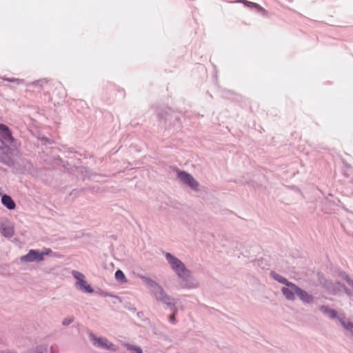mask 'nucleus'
I'll return each mask as SVG.
<instances>
[{"label":"nucleus","mask_w":353,"mask_h":353,"mask_svg":"<svg viewBox=\"0 0 353 353\" xmlns=\"http://www.w3.org/2000/svg\"><path fill=\"white\" fill-rule=\"evenodd\" d=\"M42 254V256L44 258V256L50 255L52 251L50 248H44L43 251H41Z\"/></svg>","instance_id":"412c9836"},{"label":"nucleus","mask_w":353,"mask_h":353,"mask_svg":"<svg viewBox=\"0 0 353 353\" xmlns=\"http://www.w3.org/2000/svg\"><path fill=\"white\" fill-rule=\"evenodd\" d=\"M320 311L330 319H337L344 330L347 331L353 336V323L347 321L343 314H338L333 309H330L325 305H321L319 307Z\"/></svg>","instance_id":"20e7f679"},{"label":"nucleus","mask_w":353,"mask_h":353,"mask_svg":"<svg viewBox=\"0 0 353 353\" xmlns=\"http://www.w3.org/2000/svg\"><path fill=\"white\" fill-rule=\"evenodd\" d=\"M172 314L169 316V321L172 324H175L176 322V319H175V315L177 314V312L174 313V311H172Z\"/></svg>","instance_id":"4be33fe9"},{"label":"nucleus","mask_w":353,"mask_h":353,"mask_svg":"<svg viewBox=\"0 0 353 353\" xmlns=\"http://www.w3.org/2000/svg\"><path fill=\"white\" fill-rule=\"evenodd\" d=\"M88 336L94 347L112 352L118 350V347L105 337H98L92 332L89 333Z\"/></svg>","instance_id":"39448f33"},{"label":"nucleus","mask_w":353,"mask_h":353,"mask_svg":"<svg viewBox=\"0 0 353 353\" xmlns=\"http://www.w3.org/2000/svg\"><path fill=\"white\" fill-rule=\"evenodd\" d=\"M72 276L77 280L75 286L80 291L85 292L88 294L94 292L93 288L88 284L85 279V276L77 270H72L71 272Z\"/></svg>","instance_id":"423d86ee"},{"label":"nucleus","mask_w":353,"mask_h":353,"mask_svg":"<svg viewBox=\"0 0 353 353\" xmlns=\"http://www.w3.org/2000/svg\"><path fill=\"white\" fill-rule=\"evenodd\" d=\"M125 347L128 350L132 352L133 353H143L141 348L139 346L130 344H125Z\"/></svg>","instance_id":"f3484780"},{"label":"nucleus","mask_w":353,"mask_h":353,"mask_svg":"<svg viewBox=\"0 0 353 353\" xmlns=\"http://www.w3.org/2000/svg\"><path fill=\"white\" fill-rule=\"evenodd\" d=\"M0 231L1 234L6 238H11L14 233V226L7 223L0 224Z\"/></svg>","instance_id":"9d476101"},{"label":"nucleus","mask_w":353,"mask_h":353,"mask_svg":"<svg viewBox=\"0 0 353 353\" xmlns=\"http://www.w3.org/2000/svg\"><path fill=\"white\" fill-rule=\"evenodd\" d=\"M1 130V128H0V130Z\"/></svg>","instance_id":"b1692460"},{"label":"nucleus","mask_w":353,"mask_h":353,"mask_svg":"<svg viewBox=\"0 0 353 353\" xmlns=\"http://www.w3.org/2000/svg\"><path fill=\"white\" fill-rule=\"evenodd\" d=\"M163 254L171 269L181 281L182 288L194 289L199 286V283L192 276L190 270L185 267L179 259L170 252H164Z\"/></svg>","instance_id":"f257e3e1"},{"label":"nucleus","mask_w":353,"mask_h":353,"mask_svg":"<svg viewBox=\"0 0 353 353\" xmlns=\"http://www.w3.org/2000/svg\"><path fill=\"white\" fill-rule=\"evenodd\" d=\"M3 79L8 82L16 83L17 84L21 83L23 81L22 79L15 78H3Z\"/></svg>","instance_id":"6ab92c4d"},{"label":"nucleus","mask_w":353,"mask_h":353,"mask_svg":"<svg viewBox=\"0 0 353 353\" xmlns=\"http://www.w3.org/2000/svg\"><path fill=\"white\" fill-rule=\"evenodd\" d=\"M270 275L275 281L283 285H286L289 282L287 279L275 272H271Z\"/></svg>","instance_id":"4468645a"},{"label":"nucleus","mask_w":353,"mask_h":353,"mask_svg":"<svg viewBox=\"0 0 353 353\" xmlns=\"http://www.w3.org/2000/svg\"><path fill=\"white\" fill-rule=\"evenodd\" d=\"M115 279L117 281L125 283L127 281L126 277L124 274V273L121 270H118L115 272Z\"/></svg>","instance_id":"2eb2a0df"},{"label":"nucleus","mask_w":353,"mask_h":353,"mask_svg":"<svg viewBox=\"0 0 353 353\" xmlns=\"http://www.w3.org/2000/svg\"><path fill=\"white\" fill-rule=\"evenodd\" d=\"M285 287L281 289L283 295L288 301H294L296 299L295 295L299 290V287L292 282L289 281Z\"/></svg>","instance_id":"0eeeda50"},{"label":"nucleus","mask_w":353,"mask_h":353,"mask_svg":"<svg viewBox=\"0 0 353 353\" xmlns=\"http://www.w3.org/2000/svg\"><path fill=\"white\" fill-rule=\"evenodd\" d=\"M237 2L243 3L246 4L249 7L259 8V6L258 4H256L255 3H253V2H250V1H246V0H239Z\"/></svg>","instance_id":"aec40b11"},{"label":"nucleus","mask_w":353,"mask_h":353,"mask_svg":"<svg viewBox=\"0 0 353 353\" xmlns=\"http://www.w3.org/2000/svg\"><path fill=\"white\" fill-rule=\"evenodd\" d=\"M296 296L304 304H311L314 301L313 296L300 288Z\"/></svg>","instance_id":"9b49d317"},{"label":"nucleus","mask_w":353,"mask_h":353,"mask_svg":"<svg viewBox=\"0 0 353 353\" xmlns=\"http://www.w3.org/2000/svg\"><path fill=\"white\" fill-rule=\"evenodd\" d=\"M340 276L342 279H345L349 285L352 287V290H347L344 285H341V287L345 290L346 293L349 295H353V279H351L346 273L341 272Z\"/></svg>","instance_id":"ddd939ff"},{"label":"nucleus","mask_w":353,"mask_h":353,"mask_svg":"<svg viewBox=\"0 0 353 353\" xmlns=\"http://www.w3.org/2000/svg\"><path fill=\"white\" fill-rule=\"evenodd\" d=\"M177 176L181 182L188 185L191 189H197L199 183L189 173L185 171H179Z\"/></svg>","instance_id":"1a4fd4ad"},{"label":"nucleus","mask_w":353,"mask_h":353,"mask_svg":"<svg viewBox=\"0 0 353 353\" xmlns=\"http://www.w3.org/2000/svg\"><path fill=\"white\" fill-rule=\"evenodd\" d=\"M0 128V141L3 144L0 145V162L11 167L14 165L12 156L17 151L18 143L7 125L1 124Z\"/></svg>","instance_id":"f03ea898"},{"label":"nucleus","mask_w":353,"mask_h":353,"mask_svg":"<svg viewBox=\"0 0 353 353\" xmlns=\"http://www.w3.org/2000/svg\"><path fill=\"white\" fill-rule=\"evenodd\" d=\"M74 318L72 316L64 318L62 321V325L64 326H68L70 324H71L74 321Z\"/></svg>","instance_id":"a211bd4d"},{"label":"nucleus","mask_w":353,"mask_h":353,"mask_svg":"<svg viewBox=\"0 0 353 353\" xmlns=\"http://www.w3.org/2000/svg\"><path fill=\"white\" fill-rule=\"evenodd\" d=\"M44 260L42 254L39 250H30L28 252L20 258L22 263H39Z\"/></svg>","instance_id":"6e6552de"},{"label":"nucleus","mask_w":353,"mask_h":353,"mask_svg":"<svg viewBox=\"0 0 353 353\" xmlns=\"http://www.w3.org/2000/svg\"><path fill=\"white\" fill-rule=\"evenodd\" d=\"M323 285L332 294L335 295L338 294L339 290H336L335 288H334L332 283L326 281L325 283H323Z\"/></svg>","instance_id":"dca6fc26"},{"label":"nucleus","mask_w":353,"mask_h":353,"mask_svg":"<svg viewBox=\"0 0 353 353\" xmlns=\"http://www.w3.org/2000/svg\"><path fill=\"white\" fill-rule=\"evenodd\" d=\"M141 279L145 283L157 301L166 305L174 313L178 312L176 306V300L168 295L158 283L151 278L145 276H141Z\"/></svg>","instance_id":"7ed1b4c3"},{"label":"nucleus","mask_w":353,"mask_h":353,"mask_svg":"<svg viewBox=\"0 0 353 353\" xmlns=\"http://www.w3.org/2000/svg\"><path fill=\"white\" fill-rule=\"evenodd\" d=\"M1 203L8 210H13L16 206L12 199L10 196L6 194L3 195L1 197Z\"/></svg>","instance_id":"f8f14e48"},{"label":"nucleus","mask_w":353,"mask_h":353,"mask_svg":"<svg viewBox=\"0 0 353 353\" xmlns=\"http://www.w3.org/2000/svg\"><path fill=\"white\" fill-rule=\"evenodd\" d=\"M101 295H103V296H110V297H114L116 299H119V297L117 296H114V295H112L110 293H108V292H102L101 293Z\"/></svg>","instance_id":"5701e85b"}]
</instances>
